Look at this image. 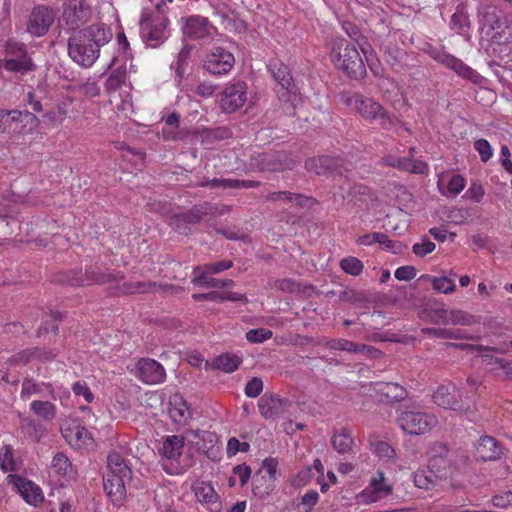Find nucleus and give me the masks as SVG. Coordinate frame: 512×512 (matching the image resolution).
Masks as SVG:
<instances>
[{"mask_svg":"<svg viewBox=\"0 0 512 512\" xmlns=\"http://www.w3.org/2000/svg\"><path fill=\"white\" fill-rule=\"evenodd\" d=\"M167 24L168 19L162 14L144 12L140 19V34L143 41L151 47L159 46L165 39Z\"/></svg>","mask_w":512,"mask_h":512,"instance_id":"obj_4","label":"nucleus"},{"mask_svg":"<svg viewBox=\"0 0 512 512\" xmlns=\"http://www.w3.org/2000/svg\"><path fill=\"white\" fill-rule=\"evenodd\" d=\"M372 387L379 400L388 404L402 402L408 396L406 388L398 383L375 382L372 383Z\"/></svg>","mask_w":512,"mask_h":512,"instance_id":"obj_18","label":"nucleus"},{"mask_svg":"<svg viewBox=\"0 0 512 512\" xmlns=\"http://www.w3.org/2000/svg\"><path fill=\"white\" fill-rule=\"evenodd\" d=\"M272 331L265 328L251 329L246 333V338L252 343H261L272 337Z\"/></svg>","mask_w":512,"mask_h":512,"instance_id":"obj_59","label":"nucleus"},{"mask_svg":"<svg viewBox=\"0 0 512 512\" xmlns=\"http://www.w3.org/2000/svg\"><path fill=\"white\" fill-rule=\"evenodd\" d=\"M436 248L434 242L430 241L426 236L422 237L421 243H416L412 247L413 253L418 257H424L432 253Z\"/></svg>","mask_w":512,"mask_h":512,"instance_id":"obj_56","label":"nucleus"},{"mask_svg":"<svg viewBox=\"0 0 512 512\" xmlns=\"http://www.w3.org/2000/svg\"><path fill=\"white\" fill-rule=\"evenodd\" d=\"M305 168L316 175L337 174L345 177L351 171L350 164L343 158L328 155L307 159Z\"/></svg>","mask_w":512,"mask_h":512,"instance_id":"obj_9","label":"nucleus"},{"mask_svg":"<svg viewBox=\"0 0 512 512\" xmlns=\"http://www.w3.org/2000/svg\"><path fill=\"white\" fill-rule=\"evenodd\" d=\"M112 38L111 30L102 24H93L74 32L68 39L70 58L83 67H90L99 57L100 48Z\"/></svg>","mask_w":512,"mask_h":512,"instance_id":"obj_1","label":"nucleus"},{"mask_svg":"<svg viewBox=\"0 0 512 512\" xmlns=\"http://www.w3.org/2000/svg\"><path fill=\"white\" fill-rule=\"evenodd\" d=\"M169 415L175 423H185L190 417L191 413L188 409L186 401L179 395H174L169 401Z\"/></svg>","mask_w":512,"mask_h":512,"instance_id":"obj_28","label":"nucleus"},{"mask_svg":"<svg viewBox=\"0 0 512 512\" xmlns=\"http://www.w3.org/2000/svg\"><path fill=\"white\" fill-rule=\"evenodd\" d=\"M253 165L263 172H277L293 169L296 161L284 151H270L253 157Z\"/></svg>","mask_w":512,"mask_h":512,"instance_id":"obj_12","label":"nucleus"},{"mask_svg":"<svg viewBox=\"0 0 512 512\" xmlns=\"http://www.w3.org/2000/svg\"><path fill=\"white\" fill-rule=\"evenodd\" d=\"M250 444L248 442H240L237 438L232 437L227 442L226 452L229 457L236 455L238 452H248Z\"/></svg>","mask_w":512,"mask_h":512,"instance_id":"obj_57","label":"nucleus"},{"mask_svg":"<svg viewBox=\"0 0 512 512\" xmlns=\"http://www.w3.org/2000/svg\"><path fill=\"white\" fill-rule=\"evenodd\" d=\"M15 478V486L17 487L18 492L24 498V500L31 504L37 505L44 500V496L42 494L41 489L35 485L32 481H29L20 476H12Z\"/></svg>","mask_w":512,"mask_h":512,"instance_id":"obj_22","label":"nucleus"},{"mask_svg":"<svg viewBox=\"0 0 512 512\" xmlns=\"http://www.w3.org/2000/svg\"><path fill=\"white\" fill-rule=\"evenodd\" d=\"M210 25L207 18L193 15L184 19L183 33L191 39H202L209 35Z\"/></svg>","mask_w":512,"mask_h":512,"instance_id":"obj_21","label":"nucleus"},{"mask_svg":"<svg viewBox=\"0 0 512 512\" xmlns=\"http://www.w3.org/2000/svg\"><path fill=\"white\" fill-rule=\"evenodd\" d=\"M31 410L47 421L53 420L56 416V408L49 401L35 400L31 403Z\"/></svg>","mask_w":512,"mask_h":512,"instance_id":"obj_40","label":"nucleus"},{"mask_svg":"<svg viewBox=\"0 0 512 512\" xmlns=\"http://www.w3.org/2000/svg\"><path fill=\"white\" fill-rule=\"evenodd\" d=\"M138 377L147 384L164 381L166 373L163 366L153 359H141L137 364Z\"/></svg>","mask_w":512,"mask_h":512,"instance_id":"obj_20","label":"nucleus"},{"mask_svg":"<svg viewBox=\"0 0 512 512\" xmlns=\"http://www.w3.org/2000/svg\"><path fill=\"white\" fill-rule=\"evenodd\" d=\"M37 353V349L36 348H27L25 350H22L18 353H16L15 355H13L12 357L9 358L8 362L11 364V365H18V364H22V365H25L31 361L34 360V354Z\"/></svg>","mask_w":512,"mask_h":512,"instance_id":"obj_52","label":"nucleus"},{"mask_svg":"<svg viewBox=\"0 0 512 512\" xmlns=\"http://www.w3.org/2000/svg\"><path fill=\"white\" fill-rule=\"evenodd\" d=\"M90 6L83 0H69L64 12L63 20L71 30H77L91 18Z\"/></svg>","mask_w":512,"mask_h":512,"instance_id":"obj_15","label":"nucleus"},{"mask_svg":"<svg viewBox=\"0 0 512 512\" xmlns=\"http://www.w3.org/2000/svg\"><path fill=\"white\" fill-rule=\"evenodd\" d=\"M370 487L373 492L379 494L380 497L387 496L391 493L392 487L388 484H385L384 474L383 472H378L377 477H374L371 480Z\"/></svg>","mask_w":512,"mask_h":512,"instance_id":"obj_50","label":"nucleus"},{"mask_svg":"<svg viewBox=\"0 0 512 512\" xmlns=\"http://www.w3.org/2000/svg\"><path fill=\"white\" fill-rule=\"evenodd\" d=\"M437 418L423 411H403L397 419L400 428L410 435H421L437 424Z\"/></svg>","mask_w":512,"mask_h":512,"instance_id":"obj_5","label":"nucleus"},{"mask_svg":"<svg viewBox=\"0 0 512 512\" xmlns=\"http://www.w3.org/2000/svg\"><path fill=\"white\" fill-rule=\"evenodd\" d=\"M72 391L75 395H82L86 402L91 403L94 399L93 393L84 381H77L72 386Z\"/></svg>","mask_w":512,"mask_h":512,"instance_id":"obj_63","label":"nucleus"},{"mask_svg":"<svg viewBox=\"0 0 512 512\" xmlns=\"http://www.w3.org/2000/svg\"><path fill=\"white\" fill-rule=\"evenodd\" d=\"M262 390L263 381L258 377H254L249 380L245 386V394L250 398H256L259 396Z\"/></svg>","mask_w":512,"mask_h":512,"instance_id":"obj_62","label":"nucleus"},{"mask_svg":"<svg viewBox=\"0 0 512 512\" xmlns=\"http://www.w3.org/2000/svg\"><path fill=\"white\" fill-rule=\"evenodd\" d=\"M331 445L339 454H347L353 451L354 439L348 428H341L331 437Z\"/></svg>","mask_w":512,"mask_h":512,"instance_id":"obj_27","label":"nucleus"},{"mask_svg":"<svg viewBox=\"0 0 512 512\" xmlns=\"http://www.w3.org/2000/svg\"><path fill=\"white\" fill-rule=\"evenodd\" d=\"M52 467L58 474H67L71 469V463L64 453H57L52 460Z\"/></svg>","mask_w":512,"mask_h":512,"instance_id":"obj_55","label":"nucleus"},{"mask_svg":"<svg viewBox=\"0 0 512 512\" xmlns=\"http://www.w3.org/2000/svg\"><path fill=\"white\" fill-rule=\"evenodd\" d=\"M157 282L154 281H135L123 284V292L125 294H143L156 293Z\"/></svg>","mask_w":512,"mask_h":512,"instance_id":"obj_36","label":"nucleus"},{"mask_svg":"<svg viewBox=\"0 0 512 512\" xmlns=\"http://www.w3.org/2000/svg\"><path fill=\"white\" fill-rule=\"evenodd\" d=\"M494 31L491 36L492 44L507 45L512 42V30L506 23H504L501 28Z\"/></svg>","mask_w":512,"mask_h":512,"instance_id":"obj_48","label":"nucleus"},{"mask_svg":"<svg viewBox=\"0 0 512 512\" xmlns=\"http://www.w3.org/2000/svg\"><path fill=\"white\" fill-rule=\"evenodd\" d=\"M228 210L229 208L226 206H222L220 208L216 205L206 202L203 204L195 205L186 212L176 214L173 218L172 224L176 230L181 231L182 226L185 224H196L202 220H210L217 215L224 214Z\"/></svg>","mask_w":512,"mask_h":512,"instance_id":"obj_7","label":"nucleus"},{"mask_svg":"<svg viewBox=\"0 0 512 512\" xmlns=\"http://www.w3.org/2000/svg\"><path fill=\"white\" fill-rule=\"evenodd\" d=\"M123 276L114 273H103L95 269L71 270L63 274L61 282L72 286H86L93 284H106L111 282H120Z\"/></svg>","mask_w":512,"mask_h":512,"instance_id":"obj_8","label":"nucleus"},{"mask_svg":"<svg viewBox=\"0 0 512 512\" xmlns=\"http://www.w3.org/2000/svg\"><path fill=\"white\" fill-rule=\"evenodd\" d=\"M480 23L483 28L488 27L489 30H498L503 26L505 21L500 17L498 11L494 7H485L479 12Z\"/></svg>","mask_w":512,"mask_h":512,"instance_id":"obj_31","label":"nucleus"},{"mask_svg":"<svg viewBox=\"0 0 512 512\" xmlns=\"http://www.w3.org/2000/svg\"><path fill=\"white\" fill-rule=\"evenodd\" d=\"M247 86L243 81L227 85L219 95L220 107L227 113L240 109L247 100Z\"/></svg>","mask_w":512,"mask_h":512,"instance_id":"obj_13","label":"nucleus"},{"mask_svg":"<svg viewBox=\"0 0 512 512\" xmlns=\"http://www.w3.org/2000/svg\"><path fill=\"white\" fill-rule=\"evenodd\" d=\"M107 469L106 475L118 476L127 481H132V470L118 452H112L108 455Z\"/></svg>","mask_w":512,"mask_h":512,"instance_id":"obj_24","label":"nucleus"},{"mask_svg":"<svg viewBox=\"0 0 512 512\" xmlns=\"http://www.w3.org/2000/svg\"><path fill=\"white\" fill-rule=\"evenodd\" d=\"M492 503L495 507L507 508L512 505V492L507 491L500 494H496L492 498Z\"/></svg>","mask_w":512,"mask_h":512,"instance_id":"obj_64","label":"nucleus"},{"mask_svg":"<svg viewBox=\"0 0 512 512\" xmlns=\"http://www.w3.org/2000/svg\"><path fill=\"white\" fill-rule=\"evenodd\" d=\"M407 56L406 52L396 46H387L385 49V60L394 70L403 69L404 58Z\"/></svg>","mask_w":512,"mask_h":512,"instance_id":"obj_38","label":"nucleus"},{"mask_svg":"<svg viewBox=\"0 0 512 512\" xmlns=\"http://www.w3.org/2000/svg\"><path fill=\"white\" fill-rule=\"evenodd\" d=\"M481 358L486 366L490 367L491 369H502V370H509L511 369L510 362L506 361L505 359L494 357L490 354H482Z\"/></svg>","mask_w":512,"mask_h":512,"instance_id":"obj_54","label":"nucleus"},{"mask_svg":"<svg viewBox=\"0 0 512 512\" xmlns=\"http://www.w3.org/2000/svg\"><path fill=\"white\" fill-rule=\"evenodd\" d=\"M191 54V46H184L179 54L177 59L176 73L182 77L185 72V66L188 64V60Z\"/></svg>","mask_w":512,"mask_h":512,"instance_id":"obj_61","label":"nucleus"},{"mask_svg":"<svg viewBox=\"0 0 512 512\" xmlns=\"http://www.w3.org/2000/svg\"><path fill=\"white\" fill-rule=\"evenodd\" d=\"M241 362V358L237 355L226 353L215 358L213 367L226 373H232L239 367Z\"/></svg>","mask_w":512,"mask_h":512,"instance_id":"obj_34","label":"nucleus"},{"mask_svg":"<svg viewBox=\"0 0 512 512\" xmlns=\"http://www.w3.org/2000/svg\"><path fill=\"white\" fill-rule=\"evenodd\" d=\"M346 103L365 120L370 122L379 121V125L383 130H391L396 124L397 119L392 117L388 111L373 98L355 93L347 98Z\"/></svg>","mask_w":512,"mask_h":512,"instance_id":"obj_3","label":"nucleus"},{"mask_svg":"<svg viewBox=\"0 0 512 512\" xmlns=\"http://www.w3.org/2000/svg\"><path fill=\"white\" fill-rule=\"evenodd\" d=\"M474 148L479 153L482 162L486 163L493 155L491 145L486 139H478L474 142Z\"/></svg>","mask_w":512,"mask_h":512,"instance_id":"obj_58","label":"nucleus"},{"mask_svg":"<svg viewBox=\"0 0 512 512\" xmlns=\"http://www.w3.org/2000/svg\"><path fill=\"white\" fill-rule=\"evenodd\" d=\"M340 267L345 273L358 276L362 273L364 265L360 259L349 256L340 261Z\"/></svg>","mask_w":512,"mask_h":512,"instance_id":"obj_47","label":"nucleus"},{"mask_svg":"<svg viewBox=\"0 0 512 512\" xmlns=\"http://www.w3.org/2000/svg\"><path fill=\"white\" fill-rule=\"evenodd\" d=\"M450 324L471 326L479 322L476 316L469 314L463 310H449Z\"/></svg>","mask_w":512,"mask_h":512,"instance_id":"obj_43","label":"nucleus"},{"mask_svg":"<svg viewBox=\"0 0 512 512\" xmlns=\"http://www.w3.org/2000/svg\"><path fill=\"white\" fill-rule=\"evenodd\" d=\"M201 270L200 267H196L194 269L195 277L192 279V283L194 285H199L205 288H222L221 279H216L213 277H209L206 270L203 269V272L198 273Z\"/></svg>","mask_w":512,"mask_h":512,"instance_id":"obj_42","label":"nucleus"},{"mask_svg":"<svg viewBox=\"0 0 512 512\" xmlns=\"http://www.w3.org/2000/svg\"><path fill=\"white\" fill-rule=\"evenodd\" d=\"M201 186H211L213 188H223V189H239V188H255L260 186L259 181L254 180H238V179H212L205 183H202Z\"/></svg>","mask_w":512,"mask_h":512,"instance_id":"obj_29","label":"nucleus"},{"mask_svg":"<svg viewBox=\"0 0 512 512\" xmlns=\"http://www.w3.org/2000/svg\"><path fill=\"white\" fill-rule=\"evenodd\" d=\"M195 494L200 502L214 504L218 500V495L213 486L207 482H202L197 485L195 488Z\"/></svg>","mask_w":512,"mask_h":512,"instance_id":"obj_44","label":"nucleus"},{"mask_svg":"<svg viewBox=\"0 0 512 512\" xmlns=\"http://www.w3.org/2000/svg\"><path fill=\"white\" fill-rule=\"evenodd\" d=\"M428 468L439 477L446 479L450 473V461L444 456H431L428 462Z\"/></svg>","mask_w":512,"mask_h":512,"instance_id":"obj_37","label":"nucleus"},{"mask_svg":"<svg viewBox=\"0 0 512 512\" xmlns=\"http://www.w3.org/2000/svg\"><path fill=\"white\" fill-rule=\"evenodd\" d=\"M127 484H130V481L121 477L109 475L104 476V490L114 502H119L125 497Z\"/></svg>","mask_w":512,"mask_h":512,"instance_id":"obj_25","label":"nucleus"},{"mask_svg":"<svg viewBox=\"0 0 512 512\" xmlns=\"http://www.w3.org/2000/svg\"><path fill=\"white\" fill-rule=\"evenodd\" d=\"M55 11L46 5L35 6L27 20L26 29L34 37L44 36L55 21Z\"/></svg>","mask_w":512,"mask_h":512,"instance_id":"obj_11","label":"nucleus"},{"mask_svg":"<svg viewBox=\"0 0 512 512\" xmlns=\"http://www.w3.org/2000/svg\"><path fill=\"white\" fill-rule=\"evenodd\" d=\"M20 122L28 126L29 130L35 129L39 125V119L29 111L7 110V122Z\"/></svg>","mask_w":512,"mask_h":512,"instance_id":"obj_33","label":"nucleus"},{"mask_svg":"<svg viewBox=\"0 0 512 512\" xmlns=\"http://www.w3.org/2000/svg\"><path fill=\"white\" fill-rule=\"evenodd\" d=\"M451 23L452 27L460 32L465 31V29L470 27L469 16L463 5H459L457 7L455 13L451 17Z\"/></svg>","mask_w":512,"mask_h":512,"instance_id":"obj_46","label":"nucleus"},{"mask_svg":"<svg viewBox=\"0 0 512 512\" xmlns=\"http://www.w3.org/2000/svg\"><path fill=\"white\" fill-rule=\"evenodd\" d=\"M433 289L440 293L449 294L455 291L454 281L448 277H434L432 279Z\"/></svg>","mask_w":512,"mask_h":512,"instance_id":"obj_51","label":"nucleus"},{"mask_svg":"<svg viewBox=\"0 0 512 512\" xmlns=\"http://www.w3.org/2000/svg\"><path fill=\"white\" fill-rule=\"evenodd\" d=\"M290 406V402L274 394H264L258 402L260 414L268 420L281 417Z\"/></svg>","mask_w":512,"mask_h":512,"instance_id":"obj_17","label":"nucleus"},{"mask_svg":"<svg viewBox=\"0 0 512 512\" xmlns=\"http://www.w3.org/2000/svg\"><path fill=\"white\" fill-rule=\"evenodd\" d=\"M0 468L3 472H12L16 469L10 445L3 446L0 452Z\"/></svg>","mask_w":512,"mask_h":512,"instance_id":"obj_49","label":"nucleus"},{"mask_svg":"<svg viewBox=\"0 0 512 512\" xmlns=\"http://www.w3.org/2000/svg\"><path fill=\"white\" fill-rule=\"evenodd\" d=\"M4 68L11 72L26 73L34 70L35 65L29 57L24 44L8 40L5 45Z\"/></svg>","mask_w":512,"mask_h":512,"instance_id":"obj_6","label":"nucleus"},{"mask_svg":"<svg viewBox=\"0 0 512 512\" xmlns=\"http://www.w3.org/2000/svg\"><path fill=\"white\" fill-rule=\"evenodd\" d=\"M357 242L365 246H370L374 243L380 244L387 250H394L397 245V242L390 240L386 234L381 232L362 235L358 238Z\"/></svg>","mask_w":512,"mask_h":512,"instance_id":"obj_32","label":"nucleus"},{"mask_svg":"<svg viewBox=\"0 0 512 512\" xmlns=\"http://www.w3.org/2000/svg\"><path fill=\"white\" fill-rule=\"evenodd\" d=\"M127 69L125 66H119L113 70L105 82V90L108 93L118 90L126 81Z\"/></svg>","mask_w":512,"mask_h":512,"instance_id":"obj_35","label":"nucleus"},{"mask_svg":"<svg viewBox=\"0 0 512 512\" xmlns=\"http://www.w3.org/2000/svg\"><path fill=\"white\" fill-rule=\"evenodd\" d=\"M327 347L334 350L361 353L369 359L379 358L383 354L374 346L359 344L346 339H332L327 343Z\"/></svg>","mask_w":512,"mask_h":512,"instance_id":"obj_19","label":"nucleus"},{"mask_svg":"<svg viewBox=\"0 0 512 512\" xmlns=\"http://www.w3.org/2000/svg\"><path fill=\"white\" fill-rule=\"evenodd\" d=\"M433 401L438 406L458 412L469 410V404L461 399L460 391L455 386H440L433 394Z\"/></svg>","mask_w":512,"mask_h":512,"instance_id":"obj_16","label":"nucleus"},{"mask_svg":"<svg viewBox=\"0 0 512 512\" xmlns=\"http://www.w3.org/2000/svg\"><path fill=\"white\" fill-rule=\"evenodd\" d=\"M184 440V437L180 435H170L166 437L159 450L160 455L169 460H177L182 454Z\"/></svg>","mask_w":512,"mask_h":512,"instance_id":"obj_26","label":"nucleus"},{"mask_svg":"<svg viewBox=\"0 0 512 512\" xmlns=\"http://www.w3.org/2000/svg\"><path fill=\"white\" fill-rule=\"evenodd\" d=\"M439 479L430 468L428 470L417 471L414 475V483L419 488L429 489L434 486Z\"/></svg>","mask_w":512,"mask_h":512,"instance_id":"obj_45","label":"nucleus"},{"mask_svg":"<svg viewBox=\"0 0 512 512\" xmlns=\"http://www.w3.org/2000/svg\"><path fill=\"white\" fill-rule=\"evenodd\" d=\"M235 58L231 52L222 47H213L204 60V68L213 75L228 73L234 66Z\"/></svg>","mask_w":512,"mask_h":512,"instance_id":"obj_14","label":"nucleus"},{"mask_svg":"<svg viewBox=\"0 0 512 512\" xmlns=\"http://www.w3.org/2000/svg\"><path fill=\"white\" fill-rule=\"evenodd\" d=\"M273 288L286 293H300V284L290 278L275 280Z\"/></svg>","mask_w":512,"mask_h":512,"instance_id":"obj_53","label":"nucleus"},{"mask_svg":"<svg viewBox=\"0 0 512 512\" xmlns=\"http://www.w3.org/2000/svg\"><path fill=\"white\" fill-rule=\"evenodd\" d=\"M502 455V448L495 438L483 436L476 446V457L483 461L499 459Z\"/></svg>","mask_w":512,"mask_h":512,"instance_id":"obj_23","label":"nucleus"},{"mask_svg":"<svg viewBox=\"0 0 512 512\" xmlns=\"http://www.w3.org/2000/svg\"><path fill=\"white\" fill-rule=\"evenodd\" d=\"M423 332L441 339H475L460 329L425 328Z\"/></svg>","mask_w":512,"mask_h":512,"instance_id":"obj_39","label":"nucleus"},{"mask_svg":"<svg viewBox=\"0 0 512 512\" xmlns=\"http://www.w3.org/2000/svg\"><path fill=\"white\" fill-rule=\"evenodd\" d=\"M347 197L349 198V202H352L355 205H363L367 204L369 201H373L375 199V195L372 190L362 184H355L348 190Z\"/></svg>","mask_w":512,"mask_h":512,"instance_id":"obj_30","label":"nucleus"},{"mask_svg":"<svg viewBox=\"0 0 512 512\" xmlns=\"http://www.w3.org/2000/svg\"><path fill=\"white\" fill-rule=\"evenodd\" d=\"M372 451L381 458H392L395 454L394 449L384 441L371 443Z\"/></svg>","mask_w":512,"mask_h":512,"instance_id":"obj_60","label":"nucleus"},{"mask_svg":"<svg viewBox=\"0 0 512 512\" xmlns=\"http://www.w3.org/2000/svg\"><path fill=\"white\" fill-rule=\"evenodd\" d=\"M275 81L282 87L283 92L280 96L289 98L290 97V86L292 84V77L286 66L279 67L276 71H272Z\"/></svg>","mask_w":512,"mask_h":512,"instance_id":"obj_41","label":"nucleus"},{"mask_svg":"<svg viewBox=\"0 0 512 512\" xmlns=\"http://www.w3.org/2000/svg\"><path fill=\"white\" fill-rule=\"evenodd\" d=\"M427 53L435 61L453 70L460 77L468 79L474 84H478L481 82L482 77L479 73H477L471 67L467 66L460 59L448 54L446 51L439 48L430 47L427 50Z\"/></svg>","mask_w":512,"mask_h":512,"instance_id":"obj_10","label":"nucleus"},{"mask_svg":"<svg viewBox=\"0 0 512 512\" xmlns=\"http://www.w3.org/2000/svg\"><path fill=\"white\" fill-rule=\"evenodd\" d=\"M331 60L335 67L352 79H361L366 75L365 64L356 46L343 38L333 42Z\"/></svg>","mask_w":512,"mask_h":512,"instance_id":"obj_2","label":"nucleus"}]
</instances>
